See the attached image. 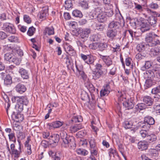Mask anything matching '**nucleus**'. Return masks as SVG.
<instances>
[{
    "label": "nucleus",
    "mask_w": 160,
    "mask_h": 160,
    "mask_svg": "<svg viewBox=\"0 0 160 160\" xmlns=\"http://www.w3.org/2000/svg\"><path fill=\"white\" fill-rule=\"evenodd\" d=\"M12 101H17V104L15 106V108L18 111V112L13 111L12 114V118L14 120L17 122L22 121L23 119V116L20 113L23 109V105L26 106L28 103L27 97H14L12 98Z\"/></svg>",
    "instance_id": "1"
},
{
    "label": "nucleus",
    "mask_w": 160,
    "mask_h": 160,
    "mask_svg": "<svg viewBox=\"0 0 160 160\" xmlns=\"http://www.w3.org/2000/svg\"><path fill=\"white\" fill-rule=\"evenodd\" d=\"M99 56L107 67V70L108 69L110 71L109 74L112 75H114L115 74L116 68L114 64H113L112 60L109 56L101 54H100Z\"/></svg>",
    "instance_id": "2"
},
{
    "label": "nucleus",
    "mask_w": 160,
    "mask_h": 160,
    "mask_svg": "<svg viewBox=\"0 0 160 160\" xmlns=\"http://www.w3.org/2000/svg\"><path fill=\"white\" fill-rule=\"evenodd\" d=\"M159 36L154 32L147 33L145 38V41L148 43L149 46L153 47L159 45L160 43Z\"/></svg>",
    "instance_id": "3"
},
{
    "label": "nucleus",
    "mask_w": 160,
    "mask_h": 160,
    "mask_svg": "<svg viewBox=\"0 0 160 160\" xmlns=\"http://www.w3.org/2000/svg\"><path fill=\"white\" fill-rule=\"evenodd\" d=\"M2 28L3 30L8 33L13 34L15 33L16 32V29L15 26L11 23H4Z\"/></svg>",
    "instance_id": "4"
},
{
    "label": "nucleus",
    "mask_w": 160,
    "mask_h": 160,
    "mask_svg": "<svg viewBox=\"0 0 160 160\" xmlns=\"http://www.w3.org/2000/svg\"><path fill=\"white\" fill-rule=\"evenodd\" d=\"M80 56L82 59L88 64H92L96 59L95 57L91 54L85 55L81 53Z\"/></svg>",
    "instance_id": "5"
},
{
    "label": "nucleus",
    "mask_w": 160,
    "mask_h": 160,
    "mask_svg": "<svg viewBox=\"0 0 160 160\" xmlns=\"http://www.w3.org/2000/svg\"><path fill=\"white\" fill-rule=\"evenodd\" d=\"M63 124V122L58 121L53 122L47 124L48 128L50 129L52 128H58L61 126Z\"/></svg>",
    "instance_id": "6"
},
{
    "label": "nucleus",
    "mask_w": 160,
    "mask_h": 160,
    "mask_svg": "<svg viewBox=\"0 0 160 160\" xmlns=\"http://www.w3.org/2000/svg\"><path fill=\"white\" fill-rule=\"evenodd\" d=\"M119 31L108 28L107 31L106 35L107 37L113 39L118 35Z\"/></svg>",
    "instance_id": "7"
},
{
    "label": "nucleus",
    "mask_w": 160,
    "mask_h": 160,
    "mask_svg": "<svg viewBox=\"0 0 160 160\" xmlns=\"http://www.w3.org/2000/svg\"><path fill=\"white\" fill-rule=\"evenodd\" d=\"M64 48L67 53L70 55L74 56L76 54L75 51L72 47L69 44L66 43L64 45Z\"/></svg>",
    "instance_id": "8"
},
{
    "label": "nucleus",
    "mask_w": 160,
    "mask_h": 160,
    "mask_svg": "<svg viewBox=\"0 0 160 160\" xmlns=\"http://www.w3.org/2000/svg\"><path fill=\"white\" fill-rule=\"evenodd\" d=\"M80 36L82 38H88L91 32L90 28H86L80 30Z\"/></svg>",
    "instance_id": "9"
},
{
    "label": "nucleus",
    "mask_w": 160,
    "mask_h": 160,
    "mask_svg": "<svg viewBox=\"0 0 160 160\" xmlns=\"http://www.w3.org/2000/svg\"><path fill=\"white\" fill-rule=\"evenodd\" d=\"M15 88L17 92L21 94L25 92L27 90L26 86L21 83L17 84Z\"/></svg>",
    "instance_id": "10"
},
{
    "label": "nucleus",
    "mask_w": 160,
    "mask_h": 160,
    "mask_svg": "<svg viewBox=\"0 0 160 160\" xmlns=\"http://www.w3.org/2000/svg\"><path fill=\"white\" fill-rule=\"evenodd\" d=\"M120 25L118 22L112 21L108 25L109 29L115 30L116 31H119Z\"/></svg>",
    "instance_id": "11"
},
{
    "label": "nucleus",
    "mask_w": 160,
    "mask_h": 160,
    "mask_svg": "<svg viewBox=\"0 0 160 160\" xmlns=\"http://www.w3.org/2000/svg\"><path fill=\"white\" fill-rule=\"evenodd\" d=\"M110 87L109 84H107L105 86H104L103 89L100 92V95L101 97L107 95L110 92Z\"/></svg>",
    "instance_id": "12"
},
{
    "label": "nucleus",
    "mask_w": 160,
    "mask_h": 160,
    "mask_svg": "<svg viewBox=\"0 0 160 160\" xmlns=\"http://www.w3.org/2000/svg\"><path fill=\"white\" fill-rule=\"evenodd\" d=\"M148 143L146 141H140L138 143V148L141 150H146L148 148Z\"/></svg>",
    "instance_id": "13"
},
{
    "label": "nucleus",
    "mask_w": 160,
    "mask_h": 160,
    "mask_svg": "<svg viewBox=\"0 0 160 160\" xmlns=\"http://www.w3.org/2000/svg\"><path fill=\"white\" fill-rule=\"evenodd\" d=\"M122 103L123 105L128 109H131L133 108L134 104L131 100H124Z\"/></svg>",
    "instance_id": "14"
},
{
    "label": "nucleus",
    "mask_w": 160,
    "mask_h": 160,
    "mask_svg": "<svg viewBox=\"0 0 160 160\" xmlns=\"http://www.w3.org/2000/svg\"><path fill=\"white\" fill-rule=\"evenodd\" d=\"M143 101L147 106H150L152 104L153 100L151 97L147 96L143 97Z\"/></svg>",
    "instance_id": "15"
},
{
    "label": "nucleus",
    "mask_w": 160,
    "mask_h": 160,
    "mask_svg": "<svg viewBox=\"0 0 160 160\" xmlns=\"http://www.w3.org/2000/svg\"><path fill=\"white\" fill-rule=\"evenodd\" d=\"M150 29V25L147 22H142L140 25V29L142 32L149 31Z\"/></svg>",
    "instance_id": "16"
},
{
    "label": "nucleus",
    "mask_w": 160,
    "mask_h": 160,
    "mask_svg": "<svg viewBox=\"0 0 160 160\" xmlns=\"http://www.w3.org/2000/svg\"><path fill=\"white\" fill-rule=\"evenodd\" d=\"M82 128V125L80 123L71 126L70 127V130L72 132H75Z\"/></svg>",
    "instance_id": "17"
},
{
    "label": "nucleus",
    "mask_w": 160,
    "mask_h": 160,
    "mask_svg": "<svg viewBox=\"0 0 160 160\" xmlns=\"http://www.w3.org/2000/svg\"><path fill=\"white\" fill-rule=\"evenodd\" d=\"M117 96L118 97V100L120 101H123L126 99V93L125 91H118L117 93Z\"/></svg>",
    "instance_id": "18"
},
{
    "label": "nucleus",
    "mask_w": 160,
    "mask_h": 160,
    "mask_svg": "<svg viewBox=\"0 0 160 160\" xmlns=\"http://www.w3.org/2000/svg\"><path fill=\"white\" fill-rule=\"evenodd\" d=\"M19 73L20 74L21 77L23 79H28L29 78V75L27 71L24 68H20L19 71Z\"/></svg>",
    "instance_id": "19"
},
{
    "label": "nucleus",
    "mask_w": 160,
    "mask_h": 160,
    "mask_svg": "<svg viewBox=\"0 0 160 160\" xmlns=\"http://www.w3.org/2000/svg\"><path fill=\"white\" fill-rule=\"evenodd\" d=\"M157 20V18L153 16L149 17L147 19L149 25L151 26H153V27L156 26Z\"/></svg>",
    "instance_id": "20"
},
{
    "label": "nucleus",
    "mask_w": 160,
    "mask_h": 160,
    "mask_svg": "<svg viewBox=\"0 0 160 160\" xmlns=\"http://www.w3.org/2000/svg\"><path fill=\"white\" fill-rule=\"evenodd\" d=\"M150 54L151 56H156L160 54V47H156L151 49Z\"/></svg>",
    "instance_id": "21"
},
{
    "label": "nucleus",
    "mask_w": 160,
    "mask_h": 160,
    "mask_svg": "<svg viewBox=\"0 0 160 160\" xmlns=\"http://www.w3.org/2000/svg\"><path fill=\"white\" fill-rule=\"evenodd\" d=\"M149 47L148 44H145L144 43H141L138 44L137 46V49L139 52H142L144 51L146 48Z\"/></svg>",
    "instance_id": "22"
},
{
    "label": "nucleus",
    "mask_w": 160,
    "mask_h": 160,
    "mask_svg": "<svg viewBox=\"0 0 160 160\" xmlns=\"http://www.w3.org/2000/svg\"><path fill=\"white\" fill-rule=\"evenodd\" d=\"M112 7L111 6L108 5L104 11L106 15L108 17H112L114 14L113 10Z\"/></svg>",
    "instance_id": "23"
},
{
    "label": "nucleus",
    "mask_w": 160,
    "mask_h": 160,
    "mask_svg": "<svg viewBox=\"0 0 160 160\" xmlns=\"http://www.w3.org/2000/svg\"><path fill=\"white\" fill-rule=\"evenodd\" d=\"M144 122L149 124L150 125H152L154 124L155 121L154 118L151 116H146L144 118Z\"/></svg>",
    "instance_id": "24"
},
{
    "label": "nucleus",
    "mask_w": 160,
    "mask_h": 160,
    "mask_svg": "<svg viewBox=\"0 0 160 160\" xmlns=\"http://www.w3.org/2000/svg\"><path fill=\"white\" fill-rule=\"evenodd\" d=\"M104 11L98 16H97L98 21L101 22L105 21L107 20V16Z\"/></svg>",
    "instance_id": "25"
},
{
    "label": "nucleus",
    "mask_w": 160,
    "mask_h": 160,
    "mask_svg": "<svg viewBox=\"0 0 160 160\" xmlns=\"http://www.w3.org/2000/svg\"><path fill=\"white\" fill-rule=\"evenodd\" d=\"M48 9L47 8L42 9L39 12V14L40 18L42 19H45L48 15Z\"/></svg>",
    "instance_id": "26"
},
{
    "label": "nucleus",
    "mask_w": 160,
    "mask_h": 160,
    "mask_svg": "<svg viewBox=\"0 0 160 160\" xmlns=\"http://www.w3.org/2000/svg\"><path fill=\"white\" fill-rule=\"evenodd\" d=\"M103 72L102 70L97 71L93 73V78L94 80H97L100 78L103 75Z\"/></svg>",
    "instance_id": "27"
},
{
    "label": "nucleus",
    "mask_w": 160,
    "mask_h": 160,
    "mask_svg": "<svg viewBox=\"0 0 160 160\" xmlns=\"http://www.w3.org/2000/svg\"><path fill=\"white\" fill-rule=\"evenodd\" d=\"M144 75L148 79H152L154 77V73L153 71L151 70L146 71L145 73H144Z\"/></svg>",
    "instance_id": "28"
},
{
    "label": "nucleus",
    "mask_w": 160,
    "mask_h": 160,
    "mask_svg": "<svg viewBox=\"0 0 160 160\" xmlns=\"http://www.w3.org/2000/svg\"><path fill=\"white\" fill-rule=\"evenodd\" d=\"M154 82L152 80V79H148L146 80L144 86L145 89H147L151 87L152 85H154Z\"/></svg>",
    "instance_id": "29"
},
{
    "label": "nucleus",
    "mask_w": 160,
    "mask_h": 160,
    "mask_svg": "<svg viewBox=\"0 0 160 160\" xmlns=\"http://www.w3.org/2000/svg\"><path fill=\"white\" fill-rule=\"evenodd\" d=\"M103 7H97L94 9V12L97 16H98L104 12Z\"/></svg>",
    "instance_id": "30"
},
{
    "label": "nucleus",
    "mask_w": 160,
    "mask_h": 160,
    "mask_svg": "<svg viewBox=\"0 0 160 160\" xmlns=\"http://www.w3.org/2000/svg\"><path fill=\"white\" fill-rule=\"evenodd\" d=\"M43 33L45 35L47 34L48 35L53 34H54V28L52 27L46 28Z\"/></svg>",
    "instance_id": "31"
},
{
    "label": "nucleus",
    "mask_w": 160,
    "mask_h": 160,
    "mask_svg": "<svg viewBox=\"0 0 160 160\" xmlns=\"http://www.w3.org/2000/svg\"><path fill=\"white\" fill-rule=\"evenodd\" d=\"M158 152L156 149L151 148L148 150V153L150 156H156L158 154Z\"/></svg>",
    "instance_id": "32"
},
{
    "label": "nucleus",
    "mask_w": 160,
    "mask_h": 160,
    "mask_svg": "<svg viewBox=\"0 0 160 160\" xmlns=\"http://www.w3.org/2000/svg\"><path fill=\"white\" fill-rule=\"evenodd\" d=\"M72 14L73 16L75 17L79 18H82L83 16L82 13L81 11L77 9L73 11Z\"/></svg>",
    "instance_id": "33"
},
{
    "label": "nucleus",
    "mask_w": 160,
    "mask_h": 160,
    "mask_svg": "<svg viewBox=\"0 0 160 160\" xmlns=\"http://www.w3.org/2000/svg\"><path fill=\"white\" fill-rule=\"evenodd\" d=\"M85 84L86 87L90 92H93V91H95V88L92 84L91 83L89 82H88L87 83H86Z\"/></svg>",
    "instance_id": "34"
},
{
    "label": "nucleus",
    "mask_w": 160,
    "mask_h": 160,
    "mask_svg": "<svg viewBox=\"0 0 160 160\" xmlns=\"http://www.w3.org/2000/svg\"><path fill=\"white\" fill-rule=\"evenodd\" d=\"M71 121L73 122H81L82 121V117L81 116H74Z\"/></svg>",
    "instance_id": "35"
},
{
    "label": "nucleus",
    "mask_w": 160,
    "mask_h": 160,
    "mask_svg": "<svg viewBox=\"0 0 160 160\" xmlns=\"http://www.w3.org/2000/svg\"><path fill=\"white\" fill-rule=\"evenodd\" d=\"M139 125L142 128L144 129V130L146 131L148 130L151 127L150 125L147 123V122H144V121L143 122H140Z\"/></svg>",
    "instance_id": "36"
},
{
    "label": "nucleus",
    "mask_w": 160,
    "mask_h": 160,
    "mask_svg": "<svg viewBox=\"0 0 160 160\" xmlns=\"http://www.w3.org/2000/svg\"><path fill=\"white\" fill-rule=\"evenodd\" d=\"M77 152L78 154L84 156L87 155L88 153V151L83 149H78L77 150Z\"/></svg>",
    "instance_id": "37"
},
{
    "label": "nucleus",
    "mask_w": 160,
    "mask_h": 160,
    "mask_svg": "<svg viewBox=\"0 0 160 160\" xmlns=\"http://www.w3.org/2000/svg\"><path fill=\"white\" fill-rule=\"evenodd\" d=\"M137 110L141 111L147 108V106L144 103H140L138 104L135 106Z\"/></svg>",
    "instance_id": "38"
},
{
    "label": "nucleus",
    "mask_w": 160,
    "mask_h": 160,
    "mask_svg": "<svg viewBox=\"0 0 160 160\" xmlns=\"http://www.w3.org/2000/svg\"><path fill=\"white\" fill-rule=\"evenodd\" d=\"M8 40L11 42H18V37L14 35H12L8 38Z\"/></svg>",
    "instance_id": "39"
},
{
    "label": "nucleus",
    "mask_w": 160,
    "mask_h": 160,
    "mask_svg": "<svg viewBox=\"0 0 160 160\" xmlns=\"http://www.w3.org/2000/svg\"><path fill=\"white\" fill-rule=\"evenodd\" d=\"M12 78L9 75H7L4 79V83L6 85L11 84L12 83Z\"/></svg>",
    "instance_id": "40"
},
{
    "label": "nucleus",
    "mask_w": 160,
    "mask_h": 160,
    "mask_svg": "<svg viewBox=\"0 0 160 160\" xmlns=\"http://www.w3.org/2000/svg\"><path fill=\"white\" fill-rule=\"evenodd\" d=\"M152 66V63L149 61H147L145 62L144 65L141 68V70L144 71L146 69H148Z\"/></svg>",
    "instance_id": "41"
},
{
    "label": "nucleus",
    "mask_w": 160,
    "mask_h": 160,
    "mask_svg": "<svg viewBox=\"0 0 160 160\" xmlns=\"http://www.w3.org/2000/svg\"><path fill=\"white\" fill-rule=\"evenodd\" d=\"M79 4L80 6L84 9H87L88 8V5L86 0H80Z\"/></svg>",
    "instance_id": "42"
},
{
    "label": "nucleus",
    "mask_w": 160,
    "mask_h": 160,
    "mask_svg": "<svg viewBox=\"0 0 160 160\" xmlns=\"http://www.w3.org/2000/svg\"><path fill=\"white\" fill-rule=\"evenodd\" d=\"M108 47V44L106 43H99L98 48L101 51H103L106 49Z\"/></svg>",
    "instance_id": "43"
},
{
    "label": "nucleus",
    "mask_w": 160,
    "mask_h": 160,
    "mask_svg": "<svg viewBox=\"0 0 160 160\" xmlns=\"http://www.w3.org/2000/svg\"><path fill=\"white\" fill-rule=\"evenodd\" d=\"M151 93L152 94H158L160 93V85H158L152 89Z\"/></svg>",
    "instance_id": "44"
},
{
    "label": "nucleus",
    "mask_w": 160,
    "mask_h": 160,
    "mask_svg": "<svg viewBox=\"0 0 160 160\" xmlns=\"http://www.w3.org/2000/svg\"><path fill=\"white\" fill-rule=\"evenodd\" d=\"M65 7L66 8L69 9L72 8V4L71 0H66L65 2Z\"/></svg>",
    "instance_id": "45"
},
{
    "label": "nucleus",
    "mask_w": 160,
    "mask_h": 160,
    "mask_svg": "<svg viewBox=\"0 0 160 160\" xmlns=\"http://www.w3.org/2000/svg\"><path fill=\"white\" fill-rule=\"evenodd\" d=\"M123 125L124 127L127 129L131 128L132 125V124L131 122L125 121L123 122Z\"/></svg>",
    "instance_id": "46"
},
{
    "label": "nucleus",
    "mask_w": 160,
    "mask_h": 160,
    "mask_svg": "<svg viewBox=\"0 0 160 160\" xmlns=\"http://www.w3.org/2000/svg\"><path fill=\"white\" fill-rule=\"evenodd\" d=\"M11 61V62H13L17 65H19L21 62V60L20 59L15 56H13L12 58Z\"/></svg>",
    "instance_id": "47"
},
{
    "label": "nucleus",
    "mask_w": 160,
    "mask_h": 160,
    "mask_svg": "<svg viewBox=\"0 0 160 160\" xmlns=\"http://www.w3.org/2000/svg\"><path fill=\"white\" fill-rule=\"evenodd\" d=\"M13 56L12 54L9 53H6L4 56V59L7 61L11 62Z\"/></svg>",
    "instance_id": "48"
},
{
    "label": "nucleus",
    "mask_w": 160,
    "mask_h": 160,
    "mask_svg": "<svg viewBox=\"0 0 160 160\" xmlns=\"http://www.w3.org/2000/svg\"><path fill=\"white\" fill-rule=\"evenodd\" d=\"M17 137L19 140H22L24 138L25 134L24 133L20 132H17Z\"/></svg>",
    "instance_id": "49"
},
{
    "label": "nucleus",
    "mask_w": 160,
    "mask_h": 160,
    "mask_svg": "<svg viewBox=\"0 0 160 160\" xmlns=\"http://www.w3.org/2000/svg\"><path fill=\"white\" fill-rule=\"evenodd\" d=\"M98 42L93 43L90 44L89 47L91 49L96 50L98 48Z\"/></svg>",
    "instance_id": "50"
},
{
    "label": "nucleus",
    "mask_w": 160,
    "mask_h": 160,
    "mask_svg": "<svg viewBox=\"0 0 160 160\" xmlns=\"http://www.w3.org/2000/svg\"><path fill=\"white\" fill-rule=\"evenodd\" d=\"M35 28L33 27L29 28L27 32V34L29 36H32L35 31Z\"/></svg>",
    "instance_id": "51"
},
{
    "label": "nucleus",
    "mask_w": 160,
    "mask_h": 160,
    "mask_svg": "<svg viewBox=\"0 0 160 160\" xmlns=\"http://www.w3.org/2000/svg\"><path fill=\"white\" fill-rule=\"evenodd\" d=\"M81 95V99L83 100H87L88 98V94L85 92H82Z\"/></svg>",
    "instance_id": "52"
},
{
    "label": "nucleus",
    "mask_w": 160,
    "mask_h": 160,
    "mask_svg": "<svg viewBox=\"0 0 160 160\" xmlns=\"http://www.w3.org/2000/svg\"><path fill=\"white\" fill-rule=\"evenodd\" d=\"M101 0H95L94 1V5L97 7H103Z\"/></svg>",
    "instance_id": "53"
},
{
    "label": "nucleus",
    "mask_w": 160,
    "mask_h": 160,
    "mask_svg": "<svg viewBox=\"0 0 160 160\" xmlns=\"http://www.w3.org/2000/svg\"><path fill=\"white\" fill-rule=\"evenodd\" d=\"M12 154L14 155V157L18 158L20 155V152L17 149H13L12 151Z\"/></svg>",
    "instance_id": "54"
},
{
    "label": "nucleus",
    "mask_w": 160,
    "mask_h": 160,
    "mask_svg": "<svg viewBox=\"0 0 160 160\" xmlns=\"http://www.w3.org/2000/svg\"><path fill=\"white\" fill-rule=\"evenodd\" d=\"M13 129L14 130L17 131V132H20L21 130L22 129V127L18 124H15L13 126Z\"/></svg>",
    "instance_id": "55"
},
{
    "label": "nucleus",
    "mask_w": 160,
    "mask_h": 160,
    "mask_svg": "<svg viewBox=\"0 0 160 160\" xmlns=\"http://www.w3.org/2000/svg\"><path fill=\"white\" fill-rule=\"evenodd\" d=\"M127 19L130 20V23L131 24V26L133 27H136L137 23L135 19H131L130 17H127Z\"/></svg>",
    "instance_id": "56"
},
{
    "label": "nucleus",
    "mask_w": 160,
    "mask_h": 160,
    "mask_svg": "<svg viewBox=\"0 0 160 160\" xmlns=\"http://www.w3.org/2000/svg\"><path fill=\"white\" fill-rule=\"evenodd\" d=\"M153 109L156 111L157 113H159L160 115V104L155 105H153Z\"/></svg>",
    "instance_id": "57"
},
{
    "label": "nucleus",
    "mask_w": 160,
    "mask_h": 160,
    "mask_svg": "<svg viewBox=\"0 0 160 160\" xmlns=\"http://www.w3.org/2000/svg\"><path fill=\"white\" fill-rule=\"evenodd\" d=\"M108 153L110 156L111 157L112 155L114 157L115 155H117V153L115 150L112 148H110L109 150Z\"/></svg>",
    "instance_id": "58"
},
{
    "label": "nucleus",
    "mask_w": 160,
    "mask_h": 160,
    "mask_svg": "<svg viewBox=\"0 0 160 160\" xmlns=\"http://www.w3.org/2000/svg\"><path fill=\"white\" fill-rule=\"evenodd\" d=\"M91 41L95 42L98 41L99 39L98 35L96 34H93L90 37Z\"/></svg>",
    "instance_id": "59"
},
{
    "label": "nucleus",
    "mask_w": 160,
    "mask_h": 160,
    "mask_svg": "<svg viewBox=\"0 0 160 160\" xmlns=\"http://www.w3.org/2000/svg\"><path fill=\"white\" fill-rule=\"evenodd\" d=\"M23 19L24 21L28 24L30 23L31 22V20L30 18L27 15H24Z\"/></svg>",
    "instance_id": "60"
},
{
    "label": "nucleus",
    "mask_w": 160,
    "mask_h": 160,
    "mask_svg": "<svg viewBox=\"0 0 160 160\" xmlns=\"http://www.w3.org/2000/svg\"><path fill=\"white\" fill-rule=\"evenodd\" d=\"M8 35L7 34L3 31H0V40H3L7 38Z\"/></svg>",
    "instance_id": "61"
},
{
    "label": "nucleus",
    "mask_w": 160,
    "mask_h": 160,
    "mask_svg": "<svg viewBox=\"0 0 160 160\" xmlns=\"http://www.w3.org/2000/svg\"><path fill=\"white\" fill-rule=\"evenodd\" d=\"M89 19H93L95 18H97V16L95 14V13L94 12V11L92 12H91L89 13Z\"/></svg>",
    "instance_id": "62"
},
{
    "label": "nucleus",
    "mask_w": 160,
    "mask_h": 160,
    "mask_svg": "<svg viewBox=\"0 0 160 160\" xmlns=\"http://www.w3.org/2000/svg\"><path fill=\"white\" fill-rule=\"evenodd\" d=\"M149 6L150 8L154 9H157L158 8V4L153 2L150 4Z\"/></svg>",
    "instance_id": "63"
},
{
    "label": "nucleus",
    "mask_w": 160,
    "mask_h": 160,
    "mask_svg": "<svg viewBox=\"0 0 160 160\" xmlns=\"http://www.w3.org/2000/svg\"><path fill=\"white\" fill-rule=\"evenodd\" d=\"M145 57V56L144 55V54L142 53H138L136 56V58L138 60L142 59Z\"/></svg>",
    "instance_id": "64"
}]
</instances>
